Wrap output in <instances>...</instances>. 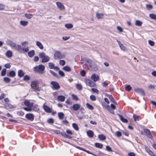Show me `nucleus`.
I'll return each mask as SVG.
<instances>
[{
  "instance_id": "obj_49",
  "label": "nucleus",
  "mask_w": 156,
  "mask_h": 156,
  "mask_svg": "<svg viewBox=\"0 0 156 156\" xmlns=\"http://www.w3.org/2000/svg\"><path fill=\"white\" fill-rule=\"evenodd\" d=\"M131 88L132 87H131L130 86V85H128L125 87V90L126 91H130Z\"/></svg>"
},
{
  "instance_id": "obj_47",
  "label": "nucleus",
  "mask_w": 156,
  "mask_h": 156,
  "mask_svg": "<svg viewBox=\"0 0 156 156\" xmlns=\"http://www.w3.org/2000/svg\"><path fill=\"white\" fill-rule=\"evenodd\" d=\"M115 135L117 137H120L122 136V133L118 131L116 132Z\"/></svg>"
},
{
  "instance_id": "obj_2",
  "label": "nucleus",
  "mask_w": 156,
  "mask_h": 156,
  "mask_svg": "<svg viewBox=\"0 0 156 156\" xmlns=\"http://www.w3.org/2000/svg\"><path fill=\"white\" fill-rule=\"evenodd\" d=\"M9 44L12 48L18 51L19 52L20 51L21 49V45L17 44L16 43L12 41H10L9 43Z\"/></svg>"
},
{
  "instance_id": "obj_16",
  "label": "nucleus",
  "mask_w": 156,
  "mask_h": 156,
  "mask_svg": "<svg viewBox=\"0 0 156 156\" xmlns=\"http://www.w3.org/2000/svg\"><path fill=\"white\" fill-rule=\"evenodd\" d=\"M24 104L26 106L29 108H31L33 106V103H30L28 100H26L24 101Z\"/></svg>"
},
{
  "instance_id": "obj_36",
  "label": "nucleus",
  "mask_w": 156,
  "mask_h": 156,
  "mask_svg": "<svg viewBox=\"0 0 156 156\" xmlns=\"http://www.w3.org/2000/svg\"><path fill=\"white\" fill-rule=\"evenodd\" d=\"M142 24V22L139 20H137L136 21L135 25L138 26H141Z\"/></svg>"
},
{
  "instance_id": "obj_20",
  "label": "nucleus",
  "mask_w": 156,
  "mask_h": 156,
  "mask_svg": "<svg viewBox=\"0 0 156 156\" xmlns=\"http://www.w3.org/2000/svg\"><path fill=\"white\" fill-rule=\"evenodd\" d=\"M5 55L7 57L10 58L12 57V53L11 51L8 50L5 53Z\"/></svg>"
},
{
  "instance_id": "obj_6",
  "label": "nucleus",
  "mask_w": 156,
  "mask_h": 156,
  "mask_svg": "<svg viewBox=\"0 0 156 156\" xmlns=\"http://www.w3.org/2000/svg\"><path fill=\"white\" fill-rule=\"evenodd\" d=\"M51 84L52 85L51 87L53 90H57L60 88L58 83L56 82L52 81L51 82Z\"/></svg>"
},
{
  "instance_id": "obj_41",
  "label": "nucleus",
  "mask_w": 156,
  "mask_h": 156,
  "mask_svg": "<svg viewBox=\"0 0 156 156\" xmlns=\"http://www.w3.org/2000/svg\"><path fill=\"white\" fill-rule=\"evenodd\" d=\"M5 5L2 3H0V10H4L5 8Z\"/></svg>"
},
{
  "instance_id": "obj_59",
  "label": "nucleus",
  "mask_w": 156,
  "mask_h": 156,
  "mask_svg": "<svg viewBox=\"0 0 156 156\" xmlns=\"http://www.w3.org/2000/svg\"><path fill=\"white\" fill-rule=\"evenodd\" d=\"M47 122L49 123H53L54 122V120L50 118L47 120Z\"/></svg>"
},
{
  "instance_id": "obj_34",
  "label": "nucleus",
  "mask_w": 156,
  "mask_h": 156,
  "mask_svg": "<svg viewBox=\"0 0 156 156\" xmlns=\"http://www.w3.org/2000/svg\"><path fill=\"white\" fill-rule=\"evenodd\" d=\"M62 69L64 70L67 72H70L71 70V68L68 66H65Z\"/></svg>"
},
{
  "instance_id": "obj_45",
  "label": "nucleus",
  "mask_w": 156,
  "mask_h": 156,
  "mask_svg": "<svg viewBox=\"0 0 156 156\" xmlns=\"http://www.w3.org/2000/svg\"><path fill=\"white\" fill-rule=\"evenodd\" d=\"M6 69H3L1 72V75L2 76H4L6 74Z\"/></svg>"
},
{
  "instance_id": "obj_58",
  "label": "nucleus",
  "mask_w": 156,
  "mask_h": 156,
  "mask_svg": "<svg viewBox=\"0 0 156 156\" xmlns=\"http://www.w3.org/2000/svg\"><path fill=\"white\" fill-rule=\"evenodd\" d=\"M28 43L27 41H25L21 43V44L23 46H25L26 45H28Z\"/></svg>"
},
{
  "instance_id": "obj_52",
  "label": "nucleus",
  "mask_w": 156,
  "mask_h": 156,
  "mask_svg": "<svg viewBox=\"0 0 156 156\" xmlns=\"http://www.w3.org/2000/svg\"><path fill=\"white\" fill-rule=\"evenodd\" d=\"M91 90L93 93H96L97 94H98L99 92V90L98 89L94 88H91Z\"/></svg>"
},
{
  "instance_id": "obj_14",
  "label": "nucleus",
  "mask_w": 156,
  "mask_h": 156,
  "mask_svg": "<svg viewBox=\"0 0 156 156\" xmlns=\"http://www.w3.org/2000/svg\"><path fill=\"white\" fill-rule=\"evenodd\" d=\"M43 108L44 111L47 112L51 113V109L47 105L44 104L43 105Z\"/></svg>"
},
{
  "instance_id": "obj_21",
  "label": "nucleus",
  "mask_w": 156,
  "mask_h": 156,
  "mask_svg": "<svg viewBox=\"0 0 156 156\" xmlns=\"http://www.w3.org/2000/svg\"><path fill=\"white\" fill-rule=\"evenodd\" d=\"M35 54V51L34 50H32L28 52V56L30 57H33Z\"/></svg>"
},
{
  "instance_id": "obj_23",
  "label": "nucleus",
  "mask_w": 156,
  "mask_h": 156,
  "mask_svg": "<svg viewBox=\"0 0 156 156\" xmlns=\"http://www.w3.org/2000/svg\"><path fill=\"white\" fill-rule=\"evenodd\" d=\"M57 98L59 101L62 102L64 101H65V97L62 95H60L58 96Z\"/></svg>"
},
{
  "instance_id": "obj_46",
  "label": "nucleus",
  "mask_w": 156,
  "mask_h": 156,
  "mask_svg": "<svg viewBox=\"0 0 156 156\" xmlns=\"http://www.w3.org/2000/svg\"><path fill=\"white\" fill-rule=\"evenodd\" d=\"M76 88L78 90H80L82 89V86L80 84H77L76 85Z\"/></svg>"
},
{
  "instance_id": "obj_9",
  "label": "nucleus",
  "mask_w": 156,
  "mask_h": 156,
  "mask_svg": "<svg viewBox=\"0 0 156 156\" xmlns=\"http://www.w3.org/2000/svg\"><path fill=\"white\" fill-rule=\"evenodd\" d=\"M80 108V105L79 104H74L73 106L70 108V109H73L74 111H77Z\"/></svg>"
},
{
  "instance_id": "obj_57",
  "label": "nucleus",
  "mask_w": 156,
  "mask_h": 156,
  "mask_svg": "<svg viewBox=\"0 0 156 156\" xmlns=\"http://www.w3.org/2000/svg\"><path fill=\"white\" fill-rule=\"evenodd\" d=\"M148 43L151 46H153L154 44V41L150 40L148 41Z\"/></svg>"
},
{
  "instance_id": "obj_24",
  "label": "nucleus",
  "mask_w": 156,
  "mask_h": 156,
  "mask_svg": "<svg viewBox=\"0 0 156 156\" xmlns=\"http://www.w3.org/2000/svg\"><path fill=\"white\" fill-rule=\"evenodd\" d=\"M107 97L109 98L110 100L113 103L115 104H117L116 102L115 101L112 95H108Z\"/></svg>"
},
{
  "instance_id": "obj_60",
  "label": "nucleus",
  "mask_w": 156,
  "mask_h": 156,
  "mask_svg": "<svg viewBox=\"0 0 156 156\" xmlns=\"http://www.w3.org/2000/svg\"><path fill=\"white\" fill-rule=\"evenodd\" d=\"M80 74L81 76H84L85 75L86 72L84 70H83L81 72Z\"/></svg>"
},
{
  "instance_id": "obj_27",
  "label": "nucleus",
  "mask_w": 156,
  "mask_h": 156,
  "mask_svg": "<svg viewBox=\"0 0 156 156\" xmlns=\"http://www.w3.org/2000/svg\"><path fill=\"white\" fill-rule=\"evenodd\" d=\"M119 116L120 118V120L124 122H128V121L127 119L123 118V117L121 115L119 114Z\"/></svg>"
},
{
  "instance_id": "obj_42",
  "label": "nucleus",
  "mask_w": 156,
  "mask_h": 156,
  "mask_svg": "<svg viewBox=\"0 0 156 156\" xmlns=\"http://www.w3.org/2000/svg\"><path fill=\"white\" fill-rule=\"evenodd\" d=\"M3 80L5 82L7 83H9L10 81V79L7 77H4L3 79Z\"/></svg>"
},
{
  "instance_id": "obj_5",
  "label": "nucleus",
  "mask_w": 156,
  "mask_h": 156,
  "mask_svg": "<svg viewBox=\"0 0 156 156\" xmlns=\"http://www.w3.org/2000/svg\"><path fill=\"white\" fill-rule=\"evenodd\" d=\"M38 84V83L37 81L32 82L31 85V88L35 91H40L41 89L37 87Z\"/></svg>"
},
{
  "instance_id": "obj_31",
  "label": "nucleus",
  "mask_w": 156,
  "mask_h": 156,
  "mask_svg": "<svg viewBox=\"0 0 156 156\" xmlns=\"http://www.w3.org/2000/svg\"><path fill=\"white\" fill-rule=\"evenodd\" d=\"M65 27L67 29H70L73 27V26L71 23H68L65 24Z\"/></svg>"
},
{
  "instance_id": "obj_33",
  "label": "nucleus",
  "mask_w": 156,
  "mask_h": 156,
  "mask_svg": "<svg viewBox=\"0 0 156 156\" xmlns=\"http://www.w3.org/2000/svg\"><path fill=\"white\" fill-rule=\"evenodd\" d=\"M58 116L60 119H62L64 118V114L62 112H59L58 113Z\"/></svg>"
},
{
  "instance_id": "obj_63",
  "label": "nucleus",
  "mask_w": 156,
  "mask_h": 156,
  "mask_svg": "<svg viewBox=\"0 0 156 156\" xmlns=\"http://www.w3.org/2000/svg\"><path fill=\"white\" fill-rule=\"evenodd\" d=\"M59 74L62 76H65V73L64 72L61 71L59 70L58 72Z\"/></svg>"
},
{
  "instance_id": "obj_3",
  "label": "nucleus",
  "mask_w": 156,
  "mask_h": 156,
  "mask_svg": "<svg viewBox=\"0 0 156 156\" xmlns=\"http://www.w3.org/2000/svg\"><path fill=\"white\" fill-rule=\"evenodd\" d=\"M84 81L86 84L90 87H94L96 85L95 83L90 79L86 78L84 79Z\"/></svg>"
},
{
  "instance_id": "obj_29",
  "label": "nucleus",
  "mask_w": 156,
  "mask_h": 156,
  "mask_svg": "<svg viewBox=\"0 0 156 156\" xmlns=\"http://www.w3.org/2000/svg\"><path fill=\"white\" fill-rule=\"evenodd\" d=\"M98 138L101 140H104L106 139L105 136L103 134L99 135L98 136Z\"/></svg>"
},
{
  "instance_id": "obj_44",
  "label": "nucleus",
  "mask_w": 156,
  "mask_h": 156,
  "mask_svg": "<svg viewBox=\"0 0 156 156\" xmlns=\"http://www.w3.org/2000/svg\"><path fill=\"white\" fill-rule=\"evenodd\" d=\"M72 97L73 99L75 101H78L79 100V99L77 96L74 94H72Z\"/></svg>"
},
{
  "instance_id": "obj_8",
  "label": "nucleus",
  "mask_w": 156,
  "mask_h": 156,
  "mask_svg": "<svg viewBox=\"0 0 156 156\" xmlns=\"http://www.w3.org/2000/svg\"><path fill=\"white\" fill-rule=\"evenodd\" d=\"M144 131L145 135L147 137L151 139H152L153 137L152 135L149 130L147 129H144Z\"/></svg>"
},
{
  "instance_id": "obj_43",
  "label": "nucleus",
  "mask_w": 156,
  "mask_h": 156,
  "mask_svg": "<svg viewBox=\"0 0 156 156\" xmlns=\"http://www.w3.org/2000/svg\"><path fill=\"white\" fill-rule=\"evenodd\" d=\"M48 66L50 69H53L54 68V65L53 63L52 62H49L48 64Z\"/></svg>"
},
{
  "instance_id": "obj_13",
  "label": "nucleus",
  "mask_w": 156,
  "mask_h": 156,
  "mask_svg": "<svg viewBox=\"0 0 156 156\" xmlns=\"http://www.w3.org/2000/svg\"><path fill=\"white\" fill-rule=\"evenodd\" d=\"M90 67L94 71H96L98 69V66L94 62L90 64Z\"/></svg>"
},
{
  "instance_id": "obj_51",
  "label": "nucleus",
  "mask_w": 156,
  "mask_h": 156,
  "mask_svg": "<svg viewBox=\"0 0 156 156\" xmlns=\"http://www.w3.org/2000/svg\"><path fill=\"white\" fill-rule=\"evenodd\" d=\"M133 117L134 118V119L135 121H136V120H139V119H138L139 117L137 115H136L135 114H133Z\"/></svg>"
},
{
  "instance_id": "obj_10",
  "label": "nucleus",
  "mask_w": 156,
  "mask_h": 156,
  "mask_svg": "<svg viewBox=\"0 0 156 156\" xmlns=\"http://www.w3.org/2000/svg\"><path fill=\"white\" fill-rule=\"evenodd\" d=\"M25 118L31 121H33L34 119V115L31 113L26 114L25 115Z\"/></svg>"
},
{
  "instance_id": "obj_40",
  "label": "nucleus",
  "mask_w": 156,
  "mask_h": 156,
  "mask_svg": "<svg viewBox=\"0 0 156 156\" xmlns=\"http://www.w3.org/2000/svg\"><path fill=\"white\" fill-rule=\"evenodd\" d=\"M150 17L152 19L154 20L156 19V16L155 14H150L149 15Z\"/></svg>"
},
{
  "instance_id": "obj_19",
  "label": "nucleus",
  "mask_w": 156,
  "mask_h": 156,
  "mask_svg": "<svg viewBox=\"0 0 156 156\" xmlns=\"http://www.w3.org/2000/svg\"><path fill=\"white\" fill-rule=\"evenodd\" d=\"M96 15L97 18L98 19H103L104 16L103 13H97Z\"/></svg>"
},
{
  "instance_id": "obj_56",
  "label": "nucleus",
  "mask_w": 156,
  "mask_h": 156,
  "mask_svg": "<svg viewBox=\"0 0 156 156\" xmlns=\"http://www.w3.org/2000/svg\"><path fill=\"white\" fill-rule=\"evenodd\" d=\"M146 7L148 10L151 9L152 8V6L150 4H147L146 5Z\"/></svg>"
},
{
  "instance_id": "obj_64",
  "label": "nucleus",
  "mask_w": 156,
  "mask_h": 156,
  "mask_svg": "<svg viewBox=\"0 0 156 156\" xmlns=\"http://www.w3.org/2000/svg\"><path fill=\"white\" fill-rule=\"evenodd\" d=\"M128 156H135V154L133 152H130L128 154Z\"/></svg>"
},
{
  "instance_id": "obj_39",
  "label": "nucleus",
  "mask_w": 156,
  "mask_h": 156,
  "mask_svg": "<svg viewBox=\"0 0 156 156\" xmlns=\"http://www.w3.org/2000/svg\"><path fill=\"white\" fill-rule=\"evenodd\" d=\"M39 56L41 58H43L46 55L44 52H42L39 53Z\"/></svg>"
},
{
  "instance_id": "obj_55",
  "label": "nucleus",
  "mask_w": 156,
  "mask_h": 156,
  "mask_svg": "<svg viewBox=\"0 0 156 156\" xmlns=\"http://www.w3.org/2000/svg\"><path fill=\"white\" fill-rule=\"evenodd\" d=\"M65 64V61L63 60H61L59 62V64L62 66H63Z\"/></svg>"
},
{
  "instance_id": "obj_28",
  "label": "nucleus",
  "mask_w": 156,
  "mask_h": 156,
  "mask_svg": "<svg viewBox=\"0 0 156 156\" xmlns=\"http://www.w3.org/2000/svg\"><path fill=\"white\" fill-rule=\"evenodd\" d=\"M61 134L62 135L66 138H67L69 139L72 138V137L71 136L67 135L66 133L64 132H62Z\"/></svg>"
},
{
  "instance_id": "obj_22",
  "label": "nucleus",
  "mask_w": 156,
  "mask_h": 156,
  "mask_svg": "<svg viewBox=\"0 0 156 156\" xmlns=\"http://www.w3.org/2000/svg\"><path fill=\"white\" fill-rule=\"evenodd\" d=\"M28 22L26 21L21 20L20 21V24L23 26H26L28 24Z\"/></svg>"
},
{
  "instance_id": "obj_37",
  "label": "nucleus",
  "mask_w": 156,
  "mask_h": 156,
  "mask_svg": "<svg viewBox=\"0 0 156 156\" xmlns=\"http://www.w3.org/2000/svg\"><path fill=\"white\" fill-rule=\"evenodd\" d=\"M73 126L74 129L76 130H79V128L77 125L75 123H73L72 124Z\"/></svg>"
},
{
  "instance_id": "obj_50",
  "label": "nucleus",
  "mask_w": 156,
  "mask_h": 156,
  "mask_svg": "<svg viewBox=\"0 0 156 156\" xmlns=\"http://www.w3.org/2000/svg\"><path fill=\"white\" fill-rule=\"evenodd\" d=\"M21 50H22L24 52H27L28 51H29V47H27L26 48H21Z\"/></svg>"
},
{
  "instance_id": "obj_12",
  "label": "nucleus",
  "mask_w": 156,
  "mask_h": 156,
  "mask_svg": "<svg viewBox=\"0 0 156 156\" xmlns=\"http://www.w3.org/2000/svg\"><path fill=\"white\" fill-rule=\"evenodd\" d=\"M56 5L58 9L61 10H65V7L60 2H56Z\"/></svg>"
},
{
  "instance_id": "obj_54",
  "label": "nucleus",
  "mask_w": 156,
  "mask_h": 156,
  "mask_svg": "<svg viewBox=\"0 0 156 156\" xmlns=\"http://www.w3.org/2000/svg\"><path fill=\"white\" fill-rule=\"evenodd\" d=\"M155 85H150L148 87V89H154L155 88Z\"/></svg>"
},
{
  "instance_id": "obj_62",
  "label": "nucleus",
  "mask_w": 156,
  "mask_h": 156,
  "mask_svg": "<svg viewBox=\"0 0 156 156\" xmlns=\"http://www.w3.org/2000/svg\"><path fill=\"white\" fill-rule=\"evenodd\" d=\"M30 77L29 76H25L23 77V80L26 81L30 79Z\"/></svg>"
},
{
  "instance_id": "obj_11",
  "label": "nucleus",
  "mask_w": 156,
  "mask_h": 156,
  "mask_svg": "<svg viewBox=\"0 0 156 156\" xmlns=\"http://www.w3.org/2000/svg\"><path fill=\"white\" fill-rule=\"evenodd\" d=\"M91 79L93 80L94 82H96L99 80V77L98 75L93 74L91 75Z\"/></svg>"
},
{
  "instance_id": "obj_7",
  "label": "nucleus",
  "mask_w": 156,
  "mask_h": 156,
  "mask_svg": "<svg viewBox=\"0 0 156 156\" xmlns=\"http://www.w3.org/2000/svg\"><path fill=\"white\" fill-rule=\"evenodd\" d=\"M134 90L136 93H138L144 96L145 95L144 90L142 88H134Z\"/></svg>"
},
{
  "instance_id": "obj_38",
  "label": "nucleus",
  "mask_w": 156,
  "mask_h": 156,
  "mask_svg": "<svg viewBox=\"0 0 156 156\" xmlns=\"http://www.w3.org/2000/svg\"><path fill=\"white\" fill-rule=\"evenodd\" d=\"M87 107L89 109L92 110L94 109L93 107L89 103H87L86 104Z\"/></svg>"
},
{
  "instance_id": "obj_1",
  "label": "nucleus",
  "mask_w": 156,
  "mask_h": 156,
  "mask_svg": "<svg viewBox=\"0 0 156 156\" xmlns=\"http://www.w3.org/2000/svg\"><path fill=\"white\" fill-rule=\"evenodd\" d=\"M44 66L41 64L39 65L38 66L34 67V71L40 74H42L44 73Z\"/></svg>"
},
{
  "instance_id": "obj_25",
  "label": "nucleus",
  "mask_w": 156,
  "mask_h": 156,
  "mask_svg": "<svg viewBox=\"0 0 156 156\" xmlns=\"http://www.w3.org/2000/svg\"><path fill=\"white\" fill-rule=\"evenodd\" d=\"M87 134L88 136L90 137H92L94 135V133L93 131L91 130L88 131L87 132Z\"/></svg>"
},
{
  "instance_id": "obj_32",
  "label": "nucleus",
  "mask_w": 156,
  "mask_h": 156,
  "mask_svg": "<svg viewBox=\"0 0 156 156\" xmlns=\"http://www.w3.org/2000/svg\"><path fill=\"white\" fill-rule=\"evenodd\" d=\"M24 75V73L22 70H20L18 72V76L20 77L23 76Z\"/></svg>"
},
{
  "instance_id": "obj_4",
  "label": "nucleus",
  "mask_w": 156,
  "mask_h": 156,
  "mask_svg": "<svg viewBox=\"0 0 156 156\" xmlns=\"http://www.w3.org/2000/svg\"><path fill=\"white\" fill-rule=\"evenodd\" d=\"M54 58L55 59H60L64 58L65 55L62 54L61 52L58 51H56L54 55Z\"/></svg>"
},
{
  "instance_id": "obj_18",
  "label": "nucleus",
  "mask_w": 156,
  "mask_h": 156,
  "mask_svg": "<svg viewBox=\"0 0 156 156\" xmlns=\"http://www.w3.org/2000/svg\"><path fill=\"white\" fill-rule=\"evenodd\" d=\"M50 59L49 57L48 56L46 55L43 58H42L41 62L42 63H45L48 62Z\"/></svg>"
},
{
  "instance_id": "obj_30",
  "label": "nucleus",
  "mask_w": 156,
  "mask_h": 156,
  "mask_svg": "<svg viewBox=\"0 0 156 156\" xmlns=\"http://www.w3.org/2000/svg\"><path fill=\"white\" fill-rule=\"evenodd\" d=\"M25 17L29 19H31L33 16V15L31 14H27V13H26L25 14Z\"/></svg>"
},
{
  "instance_id": "obj_61",
  "label": "nucleus",
  "mask_w": 156,
  "mask_h": 156,
  "mask_svg": "<svg viewBox=\"0 0 156 156\" xmlns=\"http://www.w3.org/2000/svg\"><path fill=\"white\" fill-rule=\"evenodd\" d=\"M117 29L120 32H122L123 31L121 27L120 26H118L117 27Z\"/></svg>"
},
{
  "instance_id": "obj_35",
  "label": "nucleus",
  "mask_w": 156,
  "mask_h": 156,
  "mask_svg": "<svg viewBox=\"0 0 156 156\" xmlns=\"http://www.w3.org/2000/svg\"><path fill=\"white\" fill-rule=\"evenodd\" d=\"M95 145L97 147L100 148H101L103 146V145L102 144L97 143H95Z\"/></svg>"
},
{
  "instance_id": "obj_17",
  "label": "nucleus",
  "mask_w": 156,
  "mask_h": 156,
  "mask_svg": "<svg viewBox=\"0 0 156 156\" xmlns=\"http://www.w3.org/2000/svg\"><path fill=\"white\" fill-rule=\"evenodd\" d=\"M36 45L41 50L44 48L43 44L39 41H37L36 42Z\"/></svg>"
},
{
  "instance_id": "obj_53",
  "label": "nucleus",
  "mask_w": 156,
  "mask_h": 156,
  "mask_svg": "<svg viewBox=\"0 0 156 156\" xmlns=\"http://www.w3.org/2000/svg\"><path fill=\"white\" fill-rule=\"evenodd\" d=\"M90 99L92 101H95L96 100V97H95V96L94 95H91L90 97Z\"/></svg>"
},
{
  "instance_id": "obj_26",
  "label": "nucleus",
  "mask_w": 156,
  "mask_h": 156,
  "mask_svg": "<svg viewBox=\"0 0 156 156\" xmlns=\"http://www.w3.org/2000/svg\"><path fill=\"white\" fill-rule=\"evenodd\" d=\"M7 75L11 77H14L16 75V73L13 71H11L9 72V75Z\"/></svg>"
},
{
  "instance_id": "obj_15",
  "label": "nucleus",
  "mask_w": 156,
  "mask_h": 156,
  "mask_svg": "<svg viewBox=\"0 0 156 156\" xmlns=\"http://www.w3.org/2000/svg\"><path fill=\"white\" fill-rule=\"evenodd\" d=\"M117 41L121 49L123 51H125L126 50V47L119 41L117 40Z\"/></svg>"
},
{
  "instance_id": "obj_48",
  "label": "nucleus",
  "mask_w": 156,
  "mask_h": 156,
  "mask_svg": "<svg viewBox=\"0 0 156 156\" xmlns=\"http://www.w3.org/2000/svg\"><path fill=\"white\" fill-rule=\"evenodd\" d=\"M17 114L20 116H22L24 115V113L22 111H19L17 112Z\"/></svg>"
}]
</instances>
